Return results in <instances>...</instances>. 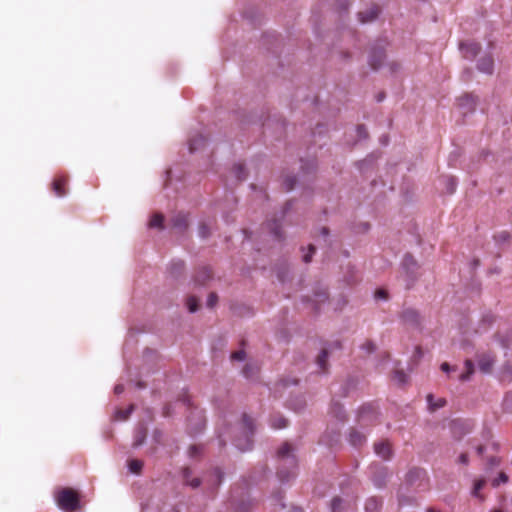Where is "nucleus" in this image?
<instances>
[{"mask_svg": "<svg viewBox=\"0 0 512 512\" xmlns=\"http://www.w3.org/2000/svg\"><path fill=\"white\" fill-rule=\"evenodd\" d=\"M493 364L494 359L488 354L482 355L478 360L479 369L483 373H489L492 370Z\"/></svg>", "mask_w": 512, "mask_h": 512, "instance_id": "2eb2a0df", "label": "nucleus"}, {"mask_svg": "<svg viewBox=\"0 0 512 512\" xmlns=\"http://www.w3.org/2000/svg\"><path fill=\"white\" fill-rule=\"evenodd\" d=\"M460 51L465 59L473 60L480 51V45L474 41L460 43Z\"/></svg>", "mask_w": 512, "mask_h": 512, "instance_id": "39448f33", "label": "nucleus"}, {"mask_svg": "<svg viewBox=\"0 0 512 512\" xmlns=\"http://www.w3.org/2000/svg\"><path fill=\"white\" fill-rule=\"evenodd\" d=\"M427 402H428V405H429V408L431 410H436V409H439L441 407H443L445 405V400L444 399H438L437 402H433V395L432 394H428L427 395Z\"/></svg>", "mask_w": 512, "mask_h": 512, "instance_id": "c85d7f7f", "label": "nucleus"}, {"mask_svg": "<svg viewBox=\"0 0 512 512\" xmlns=\"http://www.w3.org/2000/svg\"><path fill=\"white\" fill-rule=\"evenodd\" d=\"M301 167H302L303 170H306L307 172H309L310 170H313L316 167V164H315L314 160H311V161H309L308 167H306L304 162H302V166Z\"/></svg>", "mask_w": 512, "mask_h": 512, "instance_id": "3c124183", "label": "nucleus"}, {"mask_svg": "<svg viewBox=\"0 0 512 512\" xmlns=\"http://www.w3.org/2000/svg\"><path fill=\"white\" fill-rule=\"evenodd\" d=\"M172 226L179 230H184L188 225V218L186 214L178 213L171 219Z\"/></svg>", "mask_w": 512, "mask_h": 512, "instance_id": "f3484780", "label": "nucleus"}, {"mask_svg": "<svg viewBox=\"0 0 512 512\" xmlns=\"http://www.w3.org/2000/svg\"><path fill=\"white\" fill-rule=\"evenodd\" d=\"M374 451L377 456L384 460H388L391 457V448L388 443L386 442H378L374 445Z\"/></svg>", "mask_w": 512, "mask_h": 512, "instance_id": "ddd939ff", "label": "nucleus"}, {"mask_svg": "<svg viewBox=\"0 0 512 512\" xmlns=\"http://www.w3.org/2000/svg\"><path fill=\"white\" fill-rule=\"evenodd\" d=\"M267 227L270 230L271 234L276 239H281L282 234H281V231H280V224L278 223V220L273 219V220L269 221L267 223Z\"/></svg>", "mask_w": 512, "mask_h": 512, "instance_id": "5701e85b", "label": "nucleus"}, {"mask_svg": "<svg viewBox=\"0 0 512 512\" xmlns=\"http://www.w3.org/2000/svg\"><path fill=\"white\" fill-rule=\"evenodd\" d=\"M124 391V386L122 384H117L114 388L115 394H121Z\"/></svg>", "mask_w": 512, "mask_h": 512, "instance_id": "13d9d810", "label": "nucleus"}, {"mask_svg": "<svg viewBox=\"0 0 512 512\" xmlns=\"http://www.w3.org/2000/svg\"><path fill=\"white\" fill-rule=\"evenodd\" d=\"M245 356H246L245 352L243 350H239V351L234 352L231 355V358L236 361H244Z\"/></svg>", "mask_w": 512, "mask_h": 512, "instance_id": "c03bdc74", "label": "nucleus"}, {"mask_svg": "<svg viewBox=\"0 0 512 512\" xmlns=\"http://www.w3.org/2000/svg\"><path fill=\"white\" fill-rule=\"evenodd\" d=\"M343 501L339 497L333 498L331 501V512H340L342 509Z\"/></svg>", "mask_w": 512, "mask_h": 512, "instance_id": "72a5a7b5", "label": "nucleus"}, {"mask_svg": "<svg viewBox=\"0 0 512 512\" xmlns=\"http://www.w3.org/2000/svg\"><path fill=\"white\" fill-rule=\"evenodd\" d=\"M485 485V481L484 480H477L475 483H474V487H473V490H472V495L475 496V497H480V490L484 487Z\"/></svg>", "mask_w": 512, "mask_h": 512, "instance_id": "e433bc0d", "label": "nucleus"}, {"mask_svg": "<svg viewBox=\"0 0 512 512\" xmlns=\"http://www.w3.org/2000/svg\"><path fill=\"white\" fill-rule=\"evenodd\" d=\"M370 414H371L372 418L376 417V413H375L374 409L372 408V406L368 405V406L362 407L360 410V413H359L360 421L364 422V421L368 420L370 418Z\"/></svg>", "mask_w": 512, "mask_h": 512, "instance_id": "412c9836", "label": "nucleus"}, {"mask_svg": "<svg viewBox=\"0 0 512 512\" xmlns=\"http://www.w3.org/2000/svg\"><path fill=\"white\" fill-rule=\"evenodd\" d=\"M218 438H219L220 445H225V440L223 439V435L219 434Z\"/></svg>", "mask_w": 512, "mask_h": 512, "instance_id": "0e129e2a", "label": "nucleus"}, {"mask_svg": "<svg viewBox=\"0 0 512 512\" xmlns=\"http://www.w3.org/2000/svg\"><path fill=\"white\" fill-rule=\"evenodd\" d=\"M143 462L141 460L132 459L128 463V468L131 473L138 474L142 470Z\"/></svg>", "mask_w": 512, "mask_h": 512, "instance_id": "a878e982", "label": "nucleus"}, {"mask_svg": "<svg viewBox=\"0 0 512 512\" xmlns=\"http://www.w3.org/2000/svg\"><path fill=\"white\" fill-rule=\"evenodd\" d=\"M57 504L64 512H75L80 506L77 494L68 488L59 492Z\"/></svg>", "mask_w": 512, "mask_h": 512, "instance_id": "7ed1b4c3", "label": "nucleus"}, {"mask_svg": "<svg viewBox=\"0 0 512 512\" xmlns=\"http://www.w3.org/2000/svg\"><path fill=\"white\" fill-rule=\"evenodd\" d=\"M477 69L479 72L491 75L494 72V59L490 53L482 55L477 61Z\"/></svg>", "mask_w": 512, "mask_h": 512, "instance_id": "423d86ee", "label": "nucleus"}, {"mask_svg": "<svg viewBox=\"0 0 512 512\" xmlns=\"http://www.w3.org/2000/svg\"><path fill=\"white\" fill-rule=\"evenodd\" d=\"M213 473H214V475L216 477L217 483H220L221 479L223 477V473L221 472V470L216 468Z\"/></svg>", "mask_w": 512, "mask_h": 512, "instance_id": "5fc2aeb1", "label": "nucleus"}, {"mask_svg": "<svg viewBox=\"0 0 512 512\" xmlns=\"http://www.w3.org/2000/svg\"><path fill=\"white\" fill-rule=\"evenodd\" d=\"M393 378L399 385H403L407 381V375L403 371L399 370L394 372Z\"/></svg>", "mask_w": 512, "mask_h": 512, "instance_id": "473e14b6", "label": "nucleus"}, {"mask_svg": "<svg viewBox=\"0 0 512 512\" xmlns=\"http://www.w3.org/2000/svg\"><path fill=\"white\" fill-rule=\"evenodd\" d=\"M187 308L191 313H194L198 310V303L195 297L191 296L187 299Z\"/></svg>", "mask_w": 512, "mask_h": 512, "instance_id": "c9c22d12", "label": "nucleus"}, {"mask_svg": "<svg viewBox=\"0 0 512 512\" xmlns=\"http://www.w3.org/2000/svg\"><path fill=\"white\" fill-rule=\"evenodd\" d=\"M328 358V352L326 349H322L319 356L317 357L316 363L318 367L324 371L326 369V362Z\"/></svg>", "mask_w": 512, "mask_h": 512, "instance_id": "cd10ccee", "label": "nucleus"}, {"mask_svg": "<svg viewBox=\"0 0 512 512\" xmlns=\"http://www.w3.org/2000/svg\"><path fill=\"white\" fill-rule=\"evenodd\" d=\"M163 216L161 214H155L150 222L149 226L152 228H162Z\"/></svg>", "mask_w": 512, "mask_h": 512, "instance_id": "2f4dec72", "label": "nucleus"}, {"mask_svg": "<svg viewBox=\"0 0 512 512\" xmlns=\"http://www.w3.org/2000/svg\"><path fill=\"white\" fill-rule=\"evenodd\" d=\"M65 183V180L61 177L56 178L52 183V188L56 196L63 197L66 195V192L63 189V185Z\"/></svg>", "mask_w": 512, "mask_h": 512, "instance_id": "6ab92c4d", "label": "nucleus"}, {"mask_svg": "<svg viewBox=\"0 0 512 512\" xmlns=\"http://www.w3.org/2000/svg\"><path fill=\"white\" fill-rule=\"evenodd\" d=\"M375 296L378 299H382V300H386L387 299V294H386V291H384V290H378L376 292Z\"/></svg>", "mask_w": 512, "mask_h": 512, "instance_id": "864d4df0", "label": "nucleus"}, {"mask_svg": "<svg viewBox=\"0 0 512 512\" xmlns=\"http://www.w3.org/2000/svg\"><path fill=\"white\" fill-rule=\"evenodd\" d=\"M308 249H309L308 253L303 255V261L305 263H309L311 261L312 256H313V254L315 252V247L313 245H309Z\"/></svg>", "mask_w": 512, "mask_h": 512, "instance_id": "79ce46f5", "label": "nucleus"}, {"mask_svg": "<svg viewBox=\"0 0 512 512\" xmlns=\"http://www.w3.org/2000/svg\"><path fill=\"white\" fill-rule=\"evenodd\" d=\"M184 267V263L180 260L178 261H173L171 263V269H173V273H176V272H180Z\"/></svg>", "mask_w": 512, "mask_h": 512, "instance_id": "a18cd8bd", "label": "nucleus"}, {"mask_svg": "<svg viewBox=\"0 0 512 512\" xmlns=\"http://www.w3.org/2000/svg\"><path fill=\"white\" fill-rule=\"evenodd\" d=\"M372 480H373V483H374V485H375L376 487L380 488V487H382V486H383V483H384V482H383V480H382V479H380V478H378V477L374 476V477L372 478Z\"/></svg>", "mask_w": 512, "mask_h": 512, "instance_id": "6e6d98bb", "label": "nucleus"}, {"mask_svg": "<svg viewBox=\"0 0 512 512\" xmlns=\"http://www.w3.org/2000/svg\"><path fill=\"white\" fill-rule=\"evenodd\" d=\"M423 474V470L421 469H414V470H411L409 473H408V478L409 480L411 481L413 478H419L421 477Z\"/></svg>", "mask_w": 512, "mask_h": 512, "instance_id": "de8ad7c7", "label": "nucleus"}, {"mask_svg": "<svg viewBox=\"0 0 512 512\" xmlns=\"http://www.w3.org/2000/svg\"><path fill=\"white\" fill-rule=\"evenodd\" d=\"M206 139L200 133L192 135L188 139V149L191 153H194L201 149L205 145Z\"/></svg>", "mask_w": 512, "mask_h": 512, "instance_id": "6e6552de", "label": "nucleus"}, {"mask_svg": "<svg viewBox=\"0 0 512 512\" xmlns=\"http://www.w3.org/2000/svg\"><path fill=\"white\" fill-rule=\"evenodd\" d=\"M271 426L274 429H281L287 426V420L283 416H274L271 419Z\"/></svg>", "mask_w": 512, "mask_h": 512, "instance_id": "bb28decb", "label": "nucleus"}, {"mask_svg": "<svg viewBox=\"0 0 512 512\" xmlns=\"http://www.w3.org/2000/svg\"><path fill=\"white\" fill-rule=\"evenodd\" d=\"M402 268L406 274L413 279L415 270L417 269V262L410 254H406L402 261Z\"/></svg>", "mask_w": 512, "mask_h": 512, "instance_id": "9b49d317", "label": "nucleus"}, {"mask_svg": "<svg viewBox=\"0 0 512 512\" xmlns=\"http://www.w3.org/2000/svg\"><path fill=\"white\" fill-rule=\"evenodd\" d=\"M233 173L238 180L246 178L245 167L242 164H235L233 167Z\"/></svg>", "mask_w": 512, "mask_h": 512, "instance_id": "7c9ffc66", "label": "nucleus"}, {"mask_svg": "<svg viewBox=\"0 0 512 512\" xmlns=\"http://www.w3.org/2000/svg\"><path fill=\"white\" fill-rule=\"evenodd\" d=\"M291 207V203L288 202L285 207L283 208L282 212H281V218H283L285 216V214L287 213V211L290 209Z\"/></svg>", "mask_w": 512, "mask_h": 512, "instance_id": "052dcab7", "label": "nucleus"}, {"mask_svg": "<svg viewBox=\"0 0 512 512\" xmlns=\"http://www.w3.org/2000/svg\"><path fill=\"white\" fill-rule=\"evenodd\" d=\"M277 459L282 467L277 475L281 483H287L296 477L297 460L289 443H284L277 451Z\"/></svg>", "mask_w": 512, "mask_h": 512, "instance_id": "f257e3e1", "label": "nucleus"}, {"mask_svg": "<svg viewBox=\"0 0 512 512\" xmlns=\"http://www.w3.org/2000/svg\"><path fill=\"white\" fill-rule=\"evenodd\" d=\"M476 105V97L466 94L458 98V106L464 110V113L473 111Z\"/></svg>", "mask_w": 512, "mask_h": 512, "instance_id": "9d476101", "label": "nucleus"}, {"mask_svg": "<svg viewBox=\"0 0 512 512\" xmlns=\"http://www.w3.org/2000/svg\"><path fill=\"white\" fill-rule=\"evenodd\" d=\"M321 234H322V236H323V237H327V236H328V234H329L328 229H327V228H325V227H323V228L321 229Z\"/></svg>", "mask_w": 512, "mask_h": 512, "instance_id": "e2e57ef3", "label": "nucleus"}, {"mask_svg": "<svg viewBox=\"0 0 512 512\" xmlns=\"http://www.w3.org/2000/svg\"><path fill=\"white\" fill-rule=\"evenodd\" d=\"M205 427V417L201 410L194 409L188 417V428L191 435L200 433Z\"/></svg>", "mask_w": 512, "mask_h": 512, "instance_id": "20e7f679", "label": "nucleus"}, {"mask_svg": "<svg viewBox=\"0 0 512 512\" xmlns=\"http://www.w3.org/2000/svg\"><path fill=\"white\" fill-rule=\"evenodd\" d=\"M255 372V368L249 364H247L243 369V374L246 378H252L253 374Z\"/></svg>", "mask_w": 512, "mask_h": 512, "instance_id": "37998d69", "label": "nucleus"}, {"mask_svg": "<svg viewBox=\"0 0 512 512\" xmlns=\"http://www.w3.org/2000/svg\"><path fill=\"white\" fill-rule=\"evenodd\" d=\"M296 181H297V179L295 176H287L284 179L283 185L285 186L287 191H290L294 188Z\"/></svg>", "mask_w": 512, "mask_h": 512, "instance_id": "f704fd0d", "label": "nucleus"}, {"mask_svg": "<svg viewBox=\"0 0 512 512\" xmlns=\"http://www.w3.org/2000/svg\"><path fill=\"white\" fill-rule=\"evenodd\" d=\"M381 507V501L375 497H371L367 499L365 503V511L366 512H378Z\"/></svg>", "mask_w": 512, "mask_h": 512, "instance_id": "aec40b11", "label": "nucleus"}, {"mask_svg": "<svg viewBox=\"0 0 512 512\" xmlns=\"http://www.w3.org/2000/svg\"><path fill=\"white\" fill-rule=\"evenodd\" d=\"M459 462L461 464L467 465L468 464V455L463 453L459 456Z\"/></svg>", "mask_w": 512, "mask_h": 512, "instance_id": "4d7b16f0", "label": "nucleus"}, {"mask_svg": "<svg viewBox=\"0 0 512 512\" xmlns=\"http://www.w3.org/2000/svg\"><path fill=\"white\" fill-rule=\"evenodd\" d=\"M183 479L187 485L192 488H198L201 484L200 478H192V471L190 468L186 467L182 471Z\"/></svg>", "mask_w": 512, "mask_h": 512, "instance_id": "dca6fc26", "label": "nucleus"}, {"mask_svg": "<svg viewBox=\"0 0 512 512\" xmlns=\"http://www.w3.org/2000/svg\"><path fill=\"white\" fill-rule=\"evenodd\" d=\"M483 451H484V447H483V446H479V447L477 448V453H478V454H482V453H483Z\"/></svg>", "mask_w": 512, "mask_h": 512, "instance_id": "69168bd1", "label": "nucleus"}, {"mask_svg": "<svg viewBox=\"0 0 512 512\" xmlns=\"http://www.w3.org/2000/svg\"><path fill=\"white\" fill-rule=\"evenodd\" d=\"M427 512H439V511H437V510H435V509L430 508V509H428V510H427Z\"/></svg>", "mask_w": 512, "mask_h": 512, "instance_id": "774afa93", "label": "nucleus"}, {"mask_svg": "<svg viewBox=\"0 0 512 512\" xmlns=\"http://www.w3.org/2000/svg\"><path fill=\"white\" fill-rule=\"evenodd\" d=\"M290 512H303L300 508H292Z\"/></svg>", "mask_w": 512, "mask_h": 512, "instance_id": "338daca9", "label": "nucleus"}, {"mask_svg": "<svg viewBox=\"0 0 512 512\" xmlns=\"http://www.w3.org/2000/svg\"><path fill=\"white\" fill-rule=\"evenodd\" d=\"M466 372L460 375L461 381H467L470 379L471 375L474 373V363L471 360L465 361Z\"/></svg>", "mask_w": 512, "mask_h": 512, "instance_id": "393cba45", "label": "nucleus"}, {"mask_svg": "<svg viewBox=\"0 0 512 512\" xmlns=\"http://www.w3.org/2000/svg\"><path fill=\"white\" fill-rule=\"evenodd\" d=\"M509 238V234L507 232H501L495 236V239L498 243H505Z\"/></svg>", "mask_w": 512, "mask_h": 512, "instance_id": "8fccbe9b", "label": "nucleus"}, {"mask_svg": "<svg viewBox=\"0 0 512 512\" xmlns=\"http://www.w3.org/2000/svg\"><path fill=\"white\" fill-rule=\"evenodd\" d=\"M441 370L443 372L448 373L451 370V367H450V365L448 363L444 362V363L441 364Z\"/></svg>", "mask_w": 512, "mask_h": 512, "instance_id": "bf43d9fd", "label": "nucleus"}, {"mask_svg": "<svg viewBox=\"0 0 512 512\" xmlns=\"http://www.w3.org/2000/svg\"><path fill=\"white\" fill-rule=\"evenodd\" d=\"M379 15V8L377 6H372L368 8L366 11H361L358 13L359 21L363 24L372 22Z\"/></svg>", "mask_w": 512, "mask_h": 512, "instance_id": "1a4fd4ad", "label": "nucleus"}, {"mask_svg": "<svg viewBox=\"0 0 512 512\" xmlns=\"http://www.w3.org/2000/svg\"><path fill=\"white\" fill-rule=\"evenodd\" d=\"M365 440H366L365 436L358 431H352L349 434V442L354 447L361 446L365 442Z\"/></svg>", "mask_w": 512, "mask_h": 512, "instance_id": "a211bd4d", "label": "nucleus"}, {"mask_svg": "<svg viewBox=\"0 0 512 512\" xmlns=\"http://www.w3.org/2000/svg\"><path fill=\"white\" fill-rule=\"evenodd\" d=\"M217 300H218V296L215 293H210L208 298H207L206 305L209 308H213L216 305Z\"/></svg>", "mask_w": 512, "mask_h": 512, "instance_id": "4c0bfd02", "label": "nucleus"}, {"mask_svg": "<svg viewBox=\"0 0 512 512\" xmlns=\"http://www.w3.org/2000/svg\"><path fill=\"white\" fill-rule=\"evenodd\" d=\"M201 449L200 446L192 445L188 450V454L191 458H195L201 453Z\"/></svg>", "mask_w": 512, "mask_h": 512, "instance_id": "58836bf2", "label": "nucleus"}, {"mask_svg": "<svg viewBox=\"0 0 512 512\" xmlns=\"http://www.w3.org/2000/svg\"><path fill=\"white\" fill-rule=\"evenodd\" d=\"M199 235L202 238H206L210 235V228L207 224H202L199 228Z\"/></svg>", "mask_w": 512, "mask_h": 512, "instance_id": "a19ab883", "label": "nucleus"}, {"mask_svg": "<svg viewBox=\"0 0 512 512\" xmlns=\"http://www.w3.org/2000/svg\"><path fill=\"white\" fill-rule=\"evenodd\" d=\"M443 181L447 192L450 194L454 193L457 187V180L452 176H445Z\"/></svg>", "mask_w": 512, "mask_h": 512, "instance_id": "b1692460", "label": "nucleus"}, {"mask_svg": "<svg viewBox=\"0 0 512 512\" xmlns=\"http://www.w3.org/2000/svg\"><path fill=\"white\" fill-rule=\"evenodd\" d=\"M508 481V476L504 473V472H501L498 476V478L494 479L493 480V486L496 487L499 485L500 482L502 483H506Z\"/></svg>", "mask_w": 512, "mask_h": 512, "instance_id": "ea45409f", "label": "nucleus"}, {"mask_svg": "<svg viewBox=\"0 0 512 512\" xmlns=\"http://www.w3.org/2000/svg\"><path fill=\"white\" fill-rule=\"evenodd\" d=\"M403 321L411 326H418L420 323V316L418 312L414 309H406L402 313Z\"/></svg>", "mask_w": 512, "mask_h": 512, "instance_id": "f8f14e48", "label": "nucleus"}, {"mask_svg": "<svg viewBox=\"0 0 512 512\" xmlns=\"http://www.w3.org/2000/svg\"><path fill=\"white\" fill-rule=\"evenodd\" d=\"M147 428L144 424H140L134 433L133 447L137 448L141 446L146 439Z\"/></svg>", "mask_w": 512, "mask_h": 512, "instance_id": "4468645a", "label": "nucleus"}, {"mask_svg": "<svg viewBox=\"0 0 512 512\" xmlns=\"http://www.w3.org/2000/svg\"><path fill=\"white\" fill-rule=\"evenodd\" d=\"M385 59V53L383 47H375L371 50L369 55V65L372 69L377 70L381 67Z\"/></svg>", "mask_w": 512, "mask_h": 512, "instance_id": "0eeeda50", "label": "nucleus"}, {"mask_svg": "<svg viewBox=\"0 0 512 512\" xmlns=\"http://www.w3.org/2000/svg\"><path fill=\"white\" fill-rule=\"evenodd\" d=\"M211 278V272L207 268L201 269L195 276V282L199 285L205 284Z\"/></svg>", "mask_w": 512, "mask_h": 512, "instance_id": "4be33fe9", "label": "nucleus"}, {"mask_svg": "<svg viewBox=\"0 0 512 512\" xmlns=\"http://www.w3.org/2000/svg\"><path fill=\"white\" fill-rule=\"evenodd\" d=\"M356 132H357V135H358V139L361 140V139H365L367 137V132H366V129L364 126L362 125H359L357 126L356 128Z\"/></svg>", "mask_w": 512, "mask_h": 512, "instance_id": "49530a36", "label": "nucleus"}, {"mask_svg": "<svg viewBox=\"0 0 512 512\" xmlns=\"http://www.w3.org/2000/svg\"><path fill=\"white\" fill-rule=\"evenodd\" d=\"M361 348H362L363 350H365L366 352H368V353H372V352H374V351H375V345H374V343H373V342H371V341H367L366 343H364V344L361 346Z\"/></svg>", "mask_w": 512, "mask_h": 512, "instance_id": "09e8293b", "label": "nucleus"}, {"mask_svg": "<svg viewBox=\"0 0 512 512\" xmlns=\"http://www.w3.org/2000/svg\"><path fill=\"white\" fill-rule=\"evenodd\" d=\"M237 435L233 439L234 446L242 452L252 448V436L254 434V424L246 414H243L241 423L236 428Z\"/></svg>", "mask_w": 512, "mask_h": 512, "instance_id": "f03ea898", "label": "nucleus"}, {"mask_svg": "<svg viewBox=\"0 0 512 512\" xmlns=\"http://www.w3.org/2000/svg\"><path fill=\"white\" fill-rule=\"evenodd\" d=\"M134 410V406L133 405H130L127 409L125 410H118L116 411L115 413V417L118 419V420H126L128 419V417L131 415V413L133 412Z\"/></svg>", "mask_w": 512, "mask_h": 512, "instance_id": "c756f323", "label": "nucleus"}, {"mask_svg": "<svg viewBox=\"0 0 512 512\" xmlns=\"http://www.w3.org/2000/svg\"><path fill=\"white\" fill-rule=\"evenodd\" d=\"M161 512H179L175 507H167L163 510H161Z\"/></svg>", "mask_w": 512, "mask_h": 512, "instance_id": "680f3d73", "label": "nucleus"}, {"mask_svg": "<svg viewBox=\"0 0 512 512\" xmlns=\"http://www.w3.org/2000/svg\"><path fill=\"white\" fill-rule=\"evenodd\" d=\"M316 296V302H324L327 300V294L325 292H320L315 295Z\"/></svg>", "mask_w": 512, "mask_h": 512, "instance_id": "603ef678", "label": "nucleus"}]
</instances>
